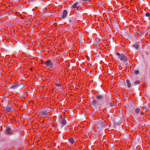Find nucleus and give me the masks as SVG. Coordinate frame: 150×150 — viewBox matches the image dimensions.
<instances>
[{
	"instance_id": "nucleus-15",
	"label": "nucleus",
	"mask_w": 150,
	"mask_h": 150,
	"mask_svg": "<svg viewBox=\"0 0 150 150\" xmlns=\"http://www.w3.org/2000/svg\"><path fill=\"white\" fill-rule=\"evenodd\" d=\"M140 111V109L139 108H136L135 110V112L137 113L138 114Z\"/></svg>"
},
{
	"instance_id": "nucleus-23",
	"label": "nucleus",
	"mask_w": 150,
	"mask_h": 150,
	"mask_svg": "<svg viewBox=\"0 0 150 150\" xmlns=\"http://www.w3.org/2000/svg\"><path fill=\"white\" fill-rule=\"evenodd\" d=\"M141 113L142 115H144V113L143 112H141Z\"/></svg>"
},
{
	"instance_id": "nucleus-19",
	"label": "nucleus",
	"mask_w": 150,
	"mask_h": 150,
	"mask_svg": "<svg viewBox=\"0 0 150 150\" xmlns=\"http://www.w3.org/2000/svg\"><path fill=\"white\" fill-rule=\"evenodd\" d=\"M56 87H59L61 86V85L58 83H56Z\"/></svg>"
},
{
	"instance_id": "nucleus-20",
	"label": "nucleus",
	"mask_w": 150,
	"mask_h": 150,
	"mask_svg": "<svg viewBox=\"0 0 150 150\" xmlns=\"http://www.w3.org/2000/svg\"><path fill=\"white\" fill-rule=\"evenodd\" d=\"M72 22V20H69V22L68 23L69 24H71Z\"/></svg>"
},
{
	"instance_id": "nucleus-4",
	"label": "nucleus",
	"mask_w": 150,
	"mask_h": 150,
	"mask_svg": "<svg viewBox=\"0 0 150 150\" xmlns=\"http://www.w3.org/2000/svg\"><path fill=\"white\" fill-rule=\"evenodd\" d=\"M47 114V112L46 110H43L39 112V115L42 117H45Z\"/></svg>"
},
{
	"instance_id": "nucleus-22",
	"label": "nucleus",
	"mask_w": 150,
	"mask_h": 150,
	"mask_svg": "<svg viewBox=\"0 0 150 150\" xmlns=\"http://www.w3.org/2000/svg\"><path fill=\"white\" fill-rule=\"evenodd\" d=\"M90 0H83V2H87L89 1Z\"/></svg>"
},
{
	"instance_id": "nucleus-7",
	"label": "nucleus",
	"mask_w": 150,
	"mask_h": 150,
	"mask_svg": "<svg viewBox=\"0 0 150 150\" xmlns=\"http://www.w3.org/2000/svg\"><path fill=\"white\" fill-rule=\"evenodd\" d=\"M67 15V12L66 10H64L63 12L62 17L63 18H65Z\"/></svg>"
},
{
	"instance_id": "nucleus-6",
	"label": "nucleus",
	"mask_w": 150,
	"mask_h": 150,
	"mask_svg": "<svg viewBox=\"0 0 150 150\" xmlns=\"http://www.w3.org/2000/svg\"><path fill=\"white\" fill-rule=\"evenodd\" d=\"M59 121L60 123L62 124V126L65 125L66 121L65 119L60 118L59 120Z\"/></svg>"
},
{
	"instance_id": "nucleus-9",
	"label": "nucleus",
	"mask_w": 150,
	"mask_h": 150,
	"mask_svg": "<svg viewBox=\"0 0 150 150\" xmlns=\"http://www.w3.org/2000/svg\"><path fill=\"white\" fill-rule=\"evenodd\" d=\"M79 4L78 3L76 2L75 4H74L72 6V8L74 9H77L78 6H77V5Z\"/></svg>"
},
{
	"instance_id": "nucleus-11",
	"label": "nucleus",
	"mask_w": 150,
	"mask_h": 150,
	"mask_svg": "<svg viewBox=\"0 0 150 150\" xmlns=\"http://www.w3.org/2000/svg\"><path fill=\"white\" fill-rule=\"evenodd\" d=\"M69 140L70 142H71V144H73L74 143V139L73 137H71L69 139Z\"/></svg>"
},
{
	"instance_id": "nucleus-16",
	"label": "nucleus",
	"mask_w": 150,
	"mask_h": 150,
	"mask_svg": "<svg viewBox=\"0 0 150 150\" xmlns=\"http://www.w3.org/2000/svg\"><path fill=\"white\" fill-rule=\"evenodd\" d=\"M140 82L139 81H136L134 82V84H139L140 83Z\"/></svg>"
},
{
	"instance_id": "nucleus-13",
	"label": "nucleus",
	"mask_w": 150,
	"mask_h": 150,
	"mask_svg": "<svg viewBox=\"0 0 150 150\" xmlns=\"http://www.w3.org/2000/svg\"><path fill=\"white\" fill-rule=\"evenodd\" d=\"M97 101L96 100H94L92 102V104L93 105H95L97 104Z\"/></svg>"
},
{
	"instance_id": "nucleus-12",
	"label": "nucleus",
	"mask_w": 150,
	"mask_h": 150,
	"mask_svg": "<svg viewBox=\"0 0 150 150\" xmlns=\"http://www.w3.org/2000/svg\"><path fill=\"white\" fill-rule=\"evenodd\" d=\"M96 98L97 99H100L102 98V96L101 95H99V94H97L96 96Z\"/></svg>"
},
{
	"instance_id": "nucleus-17",
	"label": "nucleus",
	"mask_w": 150,
	"mask_h": 150,
	"mask_svg": "<svg viewBox=\"0 0 150 150\" xmlns=\"http://www.w3.org/2000/svg\"><path fill=\"white\" fill-rule=\"evenodd\" d=\"M114 103H113L111 102L110 103V105L111 107H113L114 106Z\"/></svg>"
},
{
	"instance_id": "nucleus-21",
	"label": "nucleus",
	"mask_w": 150,
	"mask_h": 150,
	"mask_svg": "<svg viewBox=\"0 0 150 150\" xmlns=\"http://www.w3.org/2000/svg\"><path fill=\"white\" fill-rule=\"evenodd\" d=\"M146 16L148 17L150 15V14L149 13H146Z\"/></svg>"
},
{
	"instance_id": "nucleus-10",
	"label": "nucleus",
	"mask_w": 150,
	"mask_h": 150,
	"mask_svg": "<svg viewBox=\"0 0 150 150\" xmlns=\"http://www.w3.org/2000/svg\"><path fill=\"white\" fill-rule=\"evenodd\" d=\"M126 82L127 83V86L129 88H130L131 86V83H130V81L129 79H127L126 80Z\"/></svg>"
},
{
	"instance_id": "nucleus-1",
	"label": "nucleus",
	"mask_w": 150,
	"mask_h": 150,
	"mask_svg": "<svg viewBox=\"0 0 150 150\" xmlns=\"http://www.w3.org/2000/svg\"><path fill=\"white\" fill-rule=\"evenodd\" d=\"M116 54L118 56V58L121 61L125 62L127 60V58L123 54L116 53Z\"/></svg>"
},
{
	"instance_id": "nucleus-2",
	"label": "nucleus",
	"mask_w": 150,
	"mask_h": 150,
	"mask_svg": "<svg viewBox=\"0 0 150 150\" xmlns=\"http://www.w3.org/2000/svg\"><path fill=\"white\" fill-rule=\"evenodd\" d=\"M45 64L48 67L51 68L53 67V64L50 60H47L45 62Z\"/></svg>"
},
{
	"instance_id": "nucleus-3",
	"label": "nucleus",
	"mask_w": 150,
	"mask_h": 150,
	"mask_svg": "<svg viewBox=\"0 0 150 150\" xmlns=\"http://www.w3.org/2000/svg\"><path fill=\"white\" fill-rule=\"evenodd\" d=\"M5 133L7 135H11V129L8 127H6L5 129Z\"/></svg>"
},
{
	"instance_id": "nucleus-14",
	"label": "nucleus",
	"mask_w": 150,
	"mask_h": 150,
	"mask_svg": "<svg viewBox=\"0 0 150 150\" xmlns=\"http://www.w3.org/2000/svg\"><path fill=\"white\" fill-rule=\"evenodd\" d=\"M133 46L136 48V49L139 47V45L138 44H134L133 45Z\"/></svg>"
},
{
	"instance_id": "nucleus-8",
	"label": "nucleus",
	"mask_w": 150,
	"mask_h": 150,
	"mask_svg": "<svg viewBox=\"0 0 150 150\" xmlns=\"http://www.w3.org/2000/svg\"><path fill=\"white\" fill-rule=\"evenodd\" d=\"M20 85H22V86H23V84L22 83H20L19 84H14L12 86V88L14 89H16L18 88Z\"/></svg>"
},
{
	"instance_id": "nucleus-5",
	"label": "nucleus",
	"mask_w": 150,
	"mask_h": 150,
	"mask_svg": "<svg viewBox=\"0 0 150 150\" xmlns=\"http://www.w3.org/2000/svg\"><path fill=\"white\" fill-rule=\"evenodd\" d=\"M13 109V107L11 105L8 106L6 107L5 110L7 112L11 111Z\"/></svg>"
},
{
	"instance_id": "nucleus-18",
	"label": "nucleus",
	"mask_w": 150,
	"mask_h": 150,
	"mask_svg": "<svg viewBox=\"0 0 150 150\" xmlns=\"http://www.w3.org/2000/svg\"><path fill=\"white\" fill-rule=\"evenodd\" d=\"M139 71L138 70H136L135 71V74H138L139 73Z\"/></svg>"
}]
</instances>
